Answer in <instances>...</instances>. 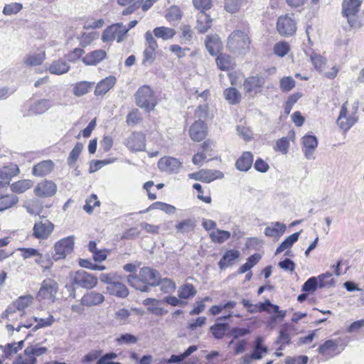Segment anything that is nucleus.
<instances>
[{
	"mask_svg": "<svg viewBox=\"0 0 364 364\" xmlns=\"http://www.w3.org/2000/svg\"><path fill=\"white\" fill-rule=\"evenodd\" d=\"M159 272L147 267H142L138 275L130 274L127 277V282L132 287L144 292L149 290V286L159 285Z\"/></svg>",
	"mask_w": 364,
	"mask_h": 364,
	"instance_id": "nucleus-1",
	"label": "nucleus"
},
{
	"mask_svg": "<svg viewBox=\"0 0 364 364\" xmlns=\"http://www.w3.org/2000/svg\"><path fill=\"white\" fill-rule=\"evenodd\" d=\"M251 41L244 31L235 30L228 38L227 48L235 55H244L250 50Z\"/></svg>",
	"mask_w": 364,
	"mask_h": 364,
	"instance_id": "nucleus-2",
	"label": "nucleus"
},
{
	"mask_svg": "<svg viewBox=\"0 0 364 364\" xmlns=\"http://www.w3.org/2000/svg\"><path fill=\"white\" fill-rule=\"evenodd\" d=\"M362 0H343V16L347 19L350 29H358L362 26L360 7Z\"/></svg>",
	"mask_w": 364,
	"mask_h": 364,
	"instance_id": "nucleus-3",
	"label": "nucleus"
},
{
	"mask_svg": "<svg viewBox=\"0 0 364 364\" xmlns=\"http://www.w3.org/2000/svg\"><path fill=\"white\" fill-rule=\"evenodd\" d=\"M134 96L136 105L147 112L153 110L157 104L156 97L149 86L140 87Z\"/></svg>",
	"mask_w": 364,
	"mask_h": 364,
	"instance_id": "nucleus-4",
	"label": "nucleus"
},
{
	"mask_svg": "<svg viewBox=\"0 0 364 364\" xmlns=\"http://www.w3.org/2000/svg\"><path fill=\"white\" fill-rule=\"evenodd\" d=\"M247 311L250 314H255L257 312L265 311L268 314L272 312L276 314L270 318L272 323H275L278 319L282 320L287 314V311L279 310V306L271 303L269 299H267L264 302H260L257 304H251Z\"/></svg>",
	"mask_w": 364,
	"mask_h": 364,
	"instance_id": "nucleus-5",
	"label": "nucleus"
},
{
	"mask_svg": "<svg viewBox=\"0 0 364 364\" xmlns=\"http://www.w3.org/2000/svg\"><path fill=\"white\" fill-rule=\"evenodd\" d=\"M127 36V26L122 23H117L108 26L102 34L103 42L116 41L120 43L126 39Z\"/></svg>",
	"mask_w": 364,
	"mask_h": 364,
	"instance_id": "nucleus-6",
	"label": "nucleus"
},
{
	"mask_svg": "<svg viewBox=\"0 0 364 364\" xmlns=\"http://www.w3.org/2000/svg\"><path fill=\"white\" fill-rule=\"evenodd\" d=\"M70 279L73 284L84 289H90L95 287L97 284V278L96 277L82 269L72 274Z\"/></svg>",
	"mask_w": 364,
	"mask_h": 364,
	"instance_id": "nucleus-7",
	"label": "nucleus"
},
{
	"mask_svg": "<svg viewBox=\"0 0 364 364\" xmlns=\"http://www.w3.org/2000/svg\"><path fill=\"white\" fill-rule=\"evenodd\" d=\"M58 290V283L52 279H44L37 294L36 298L38 301L48 300L54 302Z\"/></svg>",
	"mask_w": 364,
	"mask_h": 364,
	"instance_id": "nucleus-8",
	"label": "nucleus"
},
{
	"mask_svg": "<svg viewBox=\"0 0 364 364\" xmlns=\"http://www.w3.org/2000/svg\"><path fill=\"white\" fill-rule=\"evenodd\" d=\"M279 33L284 37L292 36L296 31V23L294 14H286L279 17L277 22Z\"/></svg>",
	"mask_w": 364,
	"mask_h": 364,
	"instance_id": "nucleus-9",
	"label": "nucleus"
},
{
	"mask_svg": "<svg viewBox=\"0 0 364 364\" xmlns=\"http://www.w3.org/2000/svg\"><path fill=\"white\" fill-rule=\"evenodd\" d=\"M74 236H68L58 241L54 245L55 260L64 259L74 248Z\"/></svg>",
	"mask_w": 364,
	"mask_h": 364,
	"instance_id": "nucleus-10",
	"label": "nucleus"
},
{
	"mask_svg": "<svg viewBox=\"0 0 364 364\" xmlns=\"http://www.w3.org/2000/svg\"><path fill=\"white\" fill-rule=\"evenodd\" d=\"M124 144L132 152L142 151L145 149V135L141 132H134L126 139Z\"/></svg>",
	"mask_w": 364,
	"mask_h": 364,
	"instance_id": "nucleus-11",
	"label": "nucleus"
},
{
	"mask_svg": "<svg viewBox=\"0 0 364 364\" xmlns=\"http://www.w3.org/2000/svg\"><path fill=\"white\" fill-rule=\"evenodd\" d=\"M54 230V225L46 220L34 224L33 228V236L38 240L48 239Z\"/></svg>",
	"mask_w": 364,
	"mask_h": 364,
	"instance_id": "nucleus-12",
	"label": "nucleus"
},
{
	"mask_svg": "<svg viewBox=\"0 0 364 364\" xmlns=\"http://www.w3.org/2000/svg\"><path fill=\"white\" fill-rule=\"evenodd\" d=\"M57 191V186L52 181L45 180L39 183L34 188L36 196L41 198H48L54 196Z\"/></svg>",
	"mask_w": 364,
	"mask_h": 364,
	"instance_id": "nucleus-13",
	"label": "nucleus"
},
{
	"mask_svg": "<svg viewBox=\"0 0 364 364\" xmlns=\"http://www.w3.org/2000/svg\"><path fill=\"white\" fill-rule=\"evenodd\" d=\"M264 84V78L262 76L255 75L247 77L244 83V90L247 93L253 95L259 92Z\"/></svg>",
	"mask_w": 364,
	"mask_h": 364,
	"instance_id": "nucleus-14",
	"label": "nucleus"
},
{
	"mask_svg": "<svg viewBox=\"0 0 364 364\" xmlns=\"http://www.w3.org/2000/svg\"><path fill=\"white\" fill-rule=\"evenodd\" d=\"M159 168L166 172L177 173L181 167V162L173 157H163L158 163Z\"/></svg>",
	"mask_w": 364,
	"mask_h": 364,
	"instance_id": "nucleus-15",
	"label": "nucleus"
},
{
	"mask_svg": "<svg viewBox=\"0 0 364 364\" xmlns=\"http://www.w3.org/2000/svg\"><path fill=\"white\" fill-rule=\"evenodd\" d=\"M189 134L191 138L196 141H200L207 135V127L203 121H196L190 127Z\"/></svg>",
	"mask_w": 364,
	"mask_h": 364,
	"instance_id": "nucleus-16",
	"label": "nucleus"
},
{
	"mask_svg": "<svg viewBox=\"0 0 364 364\" xmlns=\"http://www.w3.org/2000/svg\"><path fill=\"white\" fill-rule=\"evenodd\" d=\"M303 151L307 159H314V152L318 146V140L315 136L306 135L302 138Z\"/></svg>",
	"mask_w": 364,
	"mask_h": 364,
	"instance_id": "nucleus-17",
	"label": "nucleus"
},
{
	"mask_svg": "<svg viewBox=\"0 0 364 364\" xmlns=\"http://www.w3.org/2000/svg\"><path fill=\"white\" fill-rule=\"evenodd\" d=\"M287 226L280 222H272L270 225L264 229V235L267 237H274L277 240L280 238L285 232Z\"/></svg>",
	"mask_w": 364,
	"mask_h": 364,
	"instance_id": "nucleus-18",
	"label": "nucleus"
},
{
	"mask_svg": "<svg viewBox=\"0 0 364 364\" xmlns=\"http://www.w3.org/2000/svg\"><path fill=\"white\" fill-rule=\"evenodd\" d=\"M53 168L54 163L51 160L43 161L33 166L32 173L36 176L43 177L49 174Z\"/></svg>",
	"mask_w": 364,
	"mask_h": 364,
	"instance_id": "nucleus-19",
	"label": "nucleus"
},
{
	"mask_svg": "<svg viewBox=\"0 0 364 364\" xmlns=\"http://www.w3.org/2000/svg\"><path fill=\"white\" fill-rule=\"evenodd\" d=\"M105 301V296L96 291H90L85 294L81 299V304L87 306H97Z\"/></svg>",
	"mask_w": 364,
	"mask_h": 364,
	"instance_id": "nucleus-20",
	"label": "nucleus"
},
{
	"mask_svg": "<svg viewBox=\"0 0 364 364\" xmlns=\"http://www.w3.org/2000/svg\"><path fill=\"white\" fill-rule=\"evenodd\" d=\"M116 81V77L112 75L102 80L97 84L95 95L96 96L105 95L114 87Z\"/></svg>",
	"mask_w": 364,
	"mask_h": 364,
	"instance_id": "nucleus-21",
	"label": "nucleus"
},
{
	"mask_svg": "<svg viewBox=\"0 0 364 364\" xmlns=\"http://www.w3.org/2000/svg\"><path fill=\"white\" fill-rule=\"evenodd\" d=\"M46 59V52L41 50L38 53H29L23 58V63L26 66L34 67L40 65Z\"/></svg>",
	"mask_w": 364,
	"mask_h": 364,
	"instance_id": "nucleus-22",
	"label": "nucleus"
},
{
	"mask_svg": "<svg viewBox=\"0 0 364 364\" xmlns=\"http://www.w3.org/2000/svg\"><path fill=\"white\" fill-rule=\"evenodd\" d=\"M107 53L105 50L99 49L87 54L82 62L87 65H95L105 58Z\"/></svg>",
	"mask_w": 364,
	"mask_h": 364,
	"instance_id": "nucleus-23",
	"label": "nucleus"
},
{
	"mask_svg": "<svg viewBox=\"0 0 364 364\" xmlns=\"http://www.w3.org/2000/svg\"><path fill=\"white\" fill-rule=\"evenodd\" d=\"M119 279H117L112 285L107 286V291L111 295L119 298H125L129 295V290Z\"/></svg>",
	"mask_w": 364,
	"mask_h": 364,
	"instance_id": "nucleus-24",
	"label": "nucleus"
},
{
	"mask_svg": "<svg viewBox=\"0 0 364 364\" xmlns=\"http://www.w3.org/2000/svg\"><path fill=\"white\" fill-rule=\"evenodd\" d=\"M212 26V19L204 11H200L197 16L196 28L200 33H205Z\"/></svg>",
	"mask_w": 364,
	"mask_h": 364,
	"instance_id": "nucleus-25",
	"label": "nucleus"
},
{
	"mask_svg": "<svg viewBox=\"0 0 364 364\" xmlns=\"http://www.w3.org/2000/svg\"><path fill=\"white\" fill-rule=\"evenodd\" d=\"M253 157L250 152H244L235 163L236 168L241 171H248L252 164Z\"/></svg>",
	"mask_w": 364,
	"mask_h": 364,
	"instance_id": "nucleus-26",
	"label": "nucleus"
},
{
	"mask_svg": "<svg viewBox=\"0 0 364 364\" xmlns=\"http://www.w3.org/2000/svg\"><path fill=\"white\" fill-rule=\"evenodd\" d=\"M216 64L221 70H230L233 69L235 62L233 59L227 54H220L216 58Z\"/></svg>",
	"mask_w": 364,
	"mask_h": 364,
	"instance_id": "nucleus-27",
	"label": "nucleus"
},
{
	"mask_svg": "<svg viewBox=\"0 0 364 364\" xmlns=\"http://www.w3.org/2000/svg\"><path fill=\"white\" fill-rule=\"evenodd\" d=\"M70 70V65L62 60L53 61L48 68V70L51 74L62 75L66 73Z\"/></svg>",
	"mask_w": 364,
	"mask_h": 364,
	"instance_id": "nucleus-28",
	"label": "nucleus"
},
{
	"mask_svg": "<svg viewBox=\"0 0 364 364\" xmlns=\"http://www.w3.org/2000/svg\"><path fill=\"white\" fill-rule=\"evenodd\" d=\"M240 252L237 250L227 251L220 260L218 265L220 269H225L231 265L232 262L239 257Z\"/></svg>",
	"mask_w": 364,
	"mask_h": 364,
	"instance_id": "nucleus-29",
	"label": "nucleus"
},
{
	"mask_svg": "<svg viewBox=\"0 0 364 364\" xmlns=\"http://www.w3.org/2000/svg\"><path fill=\"white\" fill-rule=\"evenodd\" d=\"M319 288H331L335 287L337 279L332 273L328 272L318 276Z\"/></svg>",
	"mask_w": 364,
	"mask_h": 364,
	"instance_id": "nucleus-30",
	"label": "nucleus"
},
{
	"mask_svg": "<svg viewBox=\"0 0 364 364\" xmlns=\"http://www.w3.org/2000/svg\"><path fill=\"white\" fill-rule=\"evenodd\" d=\"M51 105L48 100L43 99L34 102L29 109V112L34 114H41L46 112Z\"/></svg>",
	"mask_w": 364,
	"mask_h": 364,
	"instance_id": "nucleus-31",
	"label": "nucleus"
},
{
	"mask_svg": "<svg viewBox=\"0 0 364 364\" xmlns=\"http://www.w3.org/2000/svg\"><path fill=\"white\" fill-rule=\"evenodd\" d=\"M205 46L210 55H215L221 46L219 37L218 36H208L205 41Z\"/></svg>",
	"mask_w": 364,
	"mask_h": 364,
	"instance_id": "nucleus-32",
	"label": "nucleus"
},
{
	"mask_svg": "<svg viewBox=\"0 0 364 364\" xmlns=\"http://www.w3.org/2000/svg\"><path fill=\"white\" fill-rule=\"evenodd\" d=\"M94 85V82L81 81L77 82L73 87V94L77 97H81L87 94Z\"/></svg>",
	"mask_w": 364,
	"mask_h": 364,
	"instance_id": "nucleus-33",
	"label": "nucleus"
},
{
	"mask_svg": "<svg viewBox=\"0 0 364 364\" xmlns=\"http://www.w3.org/2000/svg\"><path fill=\"white\" fill-rule=\"evenodd\" d=\"M223 173L220 171L201 169V182L210 183L215 179L223 178Z\"/></svg>",
	"mask_w": 364,
	"mask_h": 364,
	"instance_id": "nucleus-34",
	"label": "nucleus"
},
{
	"mask_svg": "<svg viewBox=\"0 0 364 364\" xmlns=\"http://www.w3.org/2000/svg\"><path fill=\"white\" fill-rule=\"evenodd\" d=\"M338 350V343L333 340L326 341L318 348V353L326 355H333L336 353Z\"/></svg>",
	"mask_w": 364,
	"mask_h": 364,
	"instance_id": "nucleus-35",
	"label": "nucleus"
},
{
	"mask_svg": "<svg viewBox=\"0 0 364 364\" xmlns=\"http://www.w3.org/2000/svg\"><path fill=\"white\" fill-rule=\"evenodd\" d=\"M301 232L293 233L288 236L277 248L275 254H279L285 250L290 248L299 239Z\"/></svg>",
	"mask_w": 364,
	"mask_h": 364,
	"instance_id": "nucleus-36",
	"label": "nucleus"
},
{
	"mask_svg": "<svg viewBox=\"0 0 364 364\" xmlns=\"http://www.w3.org/2000/svg\"><path fill=\"white\" fill-rule=\"evenodd\" d=\"M153 32L156 37L161 38L165 41L172 38L176 34L173 28L165 26L156 27L154 29Z\"/></svg>",
	"mask_w": 364,
	"mask_h": 364,
	"instance_id": "nucleus-37",
	"label": "nucleus"
},
{
	"mask_svg": "<svg viewBox=\"0 0 364 364\" xmlns=\"http://www.w3.org/2000/svg\"><path fill=\"white\" fill-rule=\"evenodd\" d=\"M18 201V198L13 194L0 197V212L14 206Z\"/></svg>",
	"mask_w": 364,
	"mask_h": 364,
	"instance_id": "nucleus-38",
	"label": "nucleus"
},
{
	"mask_svg": "<svg viewBox=\"0 0 364 364\" xmlns=\"http://www.w3.org/2000/svg\"><path fill=\"white\" fill-rule=\"evenodd\" d=\"M196 227V220L188 218L183 220L176 225V229L178 232L185 233L194 230Z\"/></svg>",
	"mask_w": 364,
	"mask_h": 364,
	"instance_id": "nucleus-39",
	"label": "nucleus"
},
{
	"mask_svg": "<svg viewBox=\"0 0 364 364\" xmlns=\"http://www.w3.org/2000/svg\"><path fill=\"white\" fill-rule=\"evenodd\" d=\"M197 291L195 287L191 284H186L180 287L178 291L179 298L187 299L193 297Z\"/></svg>",
	"mask_w": 364,
	"mask_h": 364,
	"instance_id": "nucleus-40",
	"label": "nucleus"
},
{
	"mask_svg": "<svg viewBox=\"0 0 364 364\" xmlns=\"http://www.w3.org/2000/svg\"><path fill=\"white\" fill-rule=\"evenodd\" d=\"M32 186V182L30 180H22L13 183L10 186L11 191L17 193H24L29 189Z\"/></svg>",
	"mask_w": 364,
	"mask_h": 364,
	"instance_id": "nucleus-41",
	"label": "nucleus"
},
{
	"mask_svg": "<svg viewBox=\"0 0 364 364\" xmlns=\"http://www.w3.org/2000/svg\"><path fill=\"white\" fill-rule=\"evenodd\" d=\"M33 297L31 295H26L20 296L15 302L17 310L20 311V316H22L23 311L33 302Z\"/></svg>",
	"mask_w": 364,
	"mask_h": 364,
	"instance_id": "nucleus-42",
	"label": "nucleus"
},
{
	"mask_svg": "<svg viewBox=\"0 0 364 364\" xmlns=\"http://www.w3.org/2000/svg\"><path fill=\"white\" fill-rule=\"evenodd\" d=\"M23 344L24 341H21L18 343H8L5 346H0V348L4 349L3 351L5 358H9L12 354L21 350L23 347Z\"/></svg>",
	"mask_w": 364,
	"mask_h": 364,
	"instance_id": "nucleus-43",
	"label": "nucleus"
},
{
	"mask_svg": "<svg viewBox=\"0 0 364 364\" xmlns=\"http://www.w3.org/2000/svg\"><path fill=\"white\" fill-rule=\"evenodd\" d=\"M225 99L231 104H237L240 101L241 95L238 90L235 87L227 88L224 91Z\"/></svg>",
	"mask_w": 364,
	"mask_h": 364,
	"instance_id": "nucleus-44",
	"label": "nucleus"
},
{
	"mask_svg": "<svg viewBox=\"0 0 364 364\" xmlns=\"http://www.w3.org/2000/svg\"><path fill=\"white\" fill-rule=\"evenodd\" d=\"M213 242L223 243L230 237V232L226 230H217L210 234Z\"/></svg>",
	"mask_w": 364,
	"mask_h": 364,
	"instance_id": "nucleus-45",
	"label": "nucleus"
},
{
	"mask_svg": "<svg viewBox=\"0 0 364 364\" xmlns=\"http://www.w3.org/2000/svg\"><path fill=\"white\" fill-rule=\"evenodd\" d=\"M37 360L32 354L26 353V348L23 351V354L18 355L14 360L12 364H36Z\"/></svg>",
	"mask_w": 364,
	"mask_h": 364,
	"instance_id": "nucleus-46",
	"label": "nucleus"
},
{
	"mask_svg": "<svg viewBox=\"0 0 364 364\" xmlns=\"http://www.w3.org/2000/svg\"><path fill=\"white\" fill-rule=\"evenodd\" d=\"M83 146L81 143H77L74 148L70 151L69 156L68 158V164L70 167H73L75 162L77 161L82 150Z\"/></svg>",
	"mask_w": 364,
	"mask_h": 364,
	"instance_id": "nucleus-47",
	"label": "nucleus"
},
{
	"mask_svg": "<svg viewBox=\"0 0 364 364\" xmlns=\"http://www.w3.org/2000/svg\"><path fill=\"white\" fill-rule=\"evenodd\" d=\"M228 329V324L226 323H215L210 327V331L213 336L217 339H221L225 336Z\"/></svg>",
	"mask_w": 364,
	"mask_h": 364,
	"instance_id": "nucleus-48",
	"label": "nucleus"
},
{
	"mask_svg": "<svg viewBox=\"0 0 364 364\" xmlns=\"http://www.w3.org/2000/svg\"><path fill=\"white\" fill-rule=\"evenodd\" d=\"M310 60L313 63L315 69L318 70L319 72H323V68L324 65L326 63V58H323L322 55L313 53L310 55Z\"/></svg>",
	"mask_w": 364,
	"mask_h": 364,
	"instance_id": "nucleus-49",
	"label": "nucleus"
},
{
	"mask_svg": "<svg viewBox=\"0 0 364 364\" xmlns=\"http://www.w3.org/2000/svg\"><path fill=\"white\" fill-rule=\"evenodd\" d=\"M33 319L37 323V325L34 326L33 329H38L40 328H46L52 326L55 321L54 317L50 314L47 318H42L34 317Z\"/></svg>",
	"mask_w": 364,
	"mask_h": 364,
	"instance_id": "nucleus-50",
	"label": "nucleus"
},
{
	"mask_svg": "<svg viewBox=\"0 0 364 364\" xmlns=\"http://www.w3.org/2000/svg\"><path fill=\"white\" fill-rule=\"evenodd\" d=\"M318 287V277L309 278L302 286V291L307 292L315 291Z\"/></svg>",
	"mask_w": 364,
	"mask_h": 364,
	"instance_id": "nucleus-51",
	"label": "nucleus"
},
{
	"mask_svg": "<svg viewBox=\"0 0 364 364\" xmlns=\"http://www.w3.org/2000/svg\"><path fill=\"white\" fill-rule=\"evenodd\" d=\"M48 350V348L46 347H41L38 345H31L26 347V353L32 354L34 358L41 356L45 354Z\"/></svg>",
	"mask_w": 364,
	"mask_h": 364,
	"instance_id": "nucleus-52",
	"label": "nucleus"
},
{
	"mask_svg": "<svg viewBox=\"0 0 364 364\" xmlns=\"http://www.w3.org/2000/svg\"><path fill=\"white\" fill-rule=\"evenodd\" d=\"M243 0H225V9L229 13L237 12L242 3Z\"/></svg>",
	"mask_w": 364,
	"mask_h": 364,
	"instance_id": "nucleus-53",
	"label": "nucleus"
},
{
	"mask_svg": "<svg viewBox=\"0 0 364 364\" xmlns=\"http://www.w3.org/2000/svg\"><path fill=\"white\" fill-rule=\"evenodd\" d=\"M280 88L284 92H289L295 86V81L291 77H284L280 80Z\"/></svg>",
	"mask_w": 364,
	"mask_h": 364,
	"instance_id": "nucleus-54",
	"label": "nucleus"
},
{
	"mask_svg": "<svg viewBox=\"0 0 364 364\" xmlns=\"http://www.w3.org/2000/svg\"><path fill=\"white\" fill-rule=\"evenodd\" d=\"M156 49L146 47L143 53L142 64L146 65L151 64L155 59V51Z\"/></svg>",
	"mask_w": 364,
	"mask_h": 364,
	"instance_id": "nucleus-55",
	"label": "nucleus"
},
{
	"mask_svg": "<svg viewBox=\"0 0 364 364\" xmlns=\"http://www.w3.org/2000/svg\"><path fill=\"white\" fill-rule=\"evenodd\" d=\"M22 5L18 3H11L10 4H6L3 9V14L6 16L16 14L18 13L22 9Z\"/></svg>",
	"mask_w": 364,
	"mask_h": 364,
	"instance_id": "nucleus-56",
	"label": "nucleus"
},
{
	"mask_svg": "<svg viewBox=\"0 0 364 364\" xmlns=\"http://www.w3.org/2000/svg\"><path fill=\"white\" fill-rule=\"evenodd\" d=\"M100 280L105 284H107V286L112 285L117 279H119V276L114 272H111L109 274H101L99 277Z\"/></svg>",
	"mask_w": 364,
	"mask_h": 364,
	"instance_id": "nucleus-57",
	"label": "nucleus"
},
{
	"mask_svg": "<svg viewBox=\"0 0 364 364\" xmlns=\"http://www.w3.org/2000/svg\"><path fill=\"white\" fill-rule=\"evenodd\" d=\"M289 147V142L287 137H282L278 139L276 142V147L274 148L276 151H279L284 154H286L288 152Z\"/></svg>",
	"mask_w": 364,
	"mask_h": 364,
	"instance_id": "nucleus-58",
	"label": "nucleus"
},
{
	"mask_svg": "<svg viewBox=\"0 0 364 364\" xmlns=\"http://www.w3.org/2000/svg\"><path fill=\"white\" fill-rule=\"evenodd\" d=\"M137 341L138 338L135 336L129 333L122 334L119 337L117 338V342L120 345L133 344L136 343Z\"/></svg>",
	"mask_w": 364,
	"mask_h": 364,
	"instance_id": "nucleus-59",
	"label": "nucleus"
},
{
	"mask_svg": "<svg viewBox=\"0 0 364 364\" xmlns=\"http://www.w3.org/2000/svg\"><path fill=\"white\" fill-rule=\"evenodd\" d=\"M289 47L287 43L281 42L277 43L274 47V53L280 57H284L289 52Z\"/></svg>",
	"mask_w": 364,
	"mask_h": 364,
	"instance_id": "nucleus-60",
	"label": "nucleus"
},
{
	"mask_svg": "<svg viewBox=\"0 0 364 364\" xmlns=\"http://www.w3.org/2000/svg\"><path fill=\"white\" fill-rule=\"evenodd\" d=\"M181 18V13L178 7L173 6L171 8L167 14L166 18L170 22L177 21Z\"/></svg>",
	"mask_w": 364,
	"mask_h": 364,
	"instance_id": "nucleus-61",
	"label": "nucleus"
},
{
	"mask_svg": "<svg viewBox=\"0 0 364 364\" xmlns=\"http://www.w3.org/2000/svg\"><path fill=\"white\" fill-rule=\"evenodd\" d=\"M99 205L100 201L97 200V196L93 194L86 201V204L84 205L83 208L87 213H91L92 212L93 208Z\"/></svg>",
	"mask_w": 364,
	"mask_h": 364,
	"instance_id": "nucleus-62",
	"label": "nucleus"
},
{
	"mask_svg": "<svg viewBox=\"0 0 364 364\" xmlns=\"http://www.w3.org/2000/svg\"><path fill=\"white\" fill-rule=\"evenodd\" d=\"M141 121L140 114L138 109H134L127 117V123L129 125H134Z\"/></svg>",
	"mask_w": 364,
	"mask_h": 364,
	"instance_id": "nucleus-63",
	"label": "nucleus"
},
{
	"mask_svg": "<svg viewBox=\"0 0 364 364\" xmlns=\"http://www.w3.org/2000/svg\"><path fill=\"white\" fill-rule=\"evenodd\" d=\"M308 359V357L306 355L287 357L285 359V364H306Z\"/></svg>",
	"mask_w": 364,
	"mask_h": 364,
	"instance_id": "nucleus-64",
	"label": "nucleus"
}]
</instances>
